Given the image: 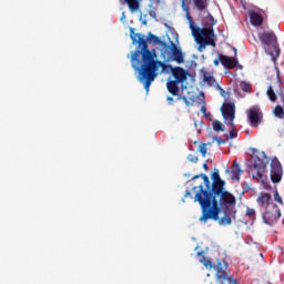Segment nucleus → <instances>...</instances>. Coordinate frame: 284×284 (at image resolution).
<instances>
[{"instance_id":"nucleus-40","label":"nucleus","mask_w":284,"mask_h":284,"mask_svg":"<svg viewBox=\"0 0 284 284\" xmlns=\"http://www.w3.org/2000/svg\"><path fill=\"white\" fill-rule=\"evenodd\" d=\"M186 1H187V0H184V3L187 6ZM182 3H183V0L181 1V4H182Z\"/></svg>"},{"instance_id":"nucleus-35","label":"nucleus","mask_w":284,"mask_h":284,"mask_svg":"<svg viewBox=\"0 0 284 284\" xmlns=\"http://www.w3.org/2000/svg\"><path fill=\"white\" fill-rule=\"evenodd\" d=\"M166 101H168L169 105H174V98L168 97Z\"/></svg>"},{"instance_id":"nucleus-12","label":"nucleus","mask_w":284,"mask_h":284,"mask_svg":"<svg viewBox=\"0 0 284 284\" xmlns=\"http://www.w3.org/2000/svg\"><path fill=\"white\" fill-rule=\"evenodd\" d=\"M256 201L261 211L267 210L271 205H275L274 202H272V195L265 192L260 193Z\"/></svg>"},{"instance_id":"nucleus-3","label":"nucleus","mask_w":284,"mask_h":284,"mask_svg":"<svg viewBox=\"0 0 284 284\" xmlns=\"http://www.w3.org/2000/svg\"><path fill=\"white\" fill-rule=\"evenodd\" d=\"M182 10L185 12L186 21H189L190 30L197 45L200 48H205L206 45L216 48V42L214 41V26H216V20H214V17L209 12L207 17L211 24L207 28H201L194 24V18L190 14V4H185V0H182Z\"/></svg>"},{"instance_id":"nucleus-25","label":"nucleus","mask_w":284,"mask_h":284,"mask_svg":"<svg viewBox=\"0 0 284 284\" xmlns=\"http://www.w3.org/2000/svg\"><path fill=\"white\" fill-rule=\"evenodd\" d=\"M240 88L241 90H243V92H250L252 87L250 85V83L242 81L240 84Z\"/></svg>"},{"instance_id":"nucleus-22","label":"nucleus","mask_w":284,"mask_h":284,"mask_svg":"<svg viewBox=\"0 0 284 284\" xmlns=\"http://www.w3.org/2000/svg\"><path fill=\"white\" fill-rule=\"evenodd\" d=\"M266 94H267L270 101H273V102L276 101L277 97H276V93L274 92V88L272 85L268 87Z\"/></svg>"},{"instance_id":"nucleus-14","label":"nucleus","mask_w":284,"mask_h":284,"mask_svg":"<svg viewBox=\"0 0 284 284\" xmlns=\"http://www.w3.org/2000/svg\"><path fill=\"white\" fill-rule=\"evenodd\" d=\"M248 17L252 26H254L255 28H261V26H263V16L261 13L256 11H251L248 13Z\"/></svg>"},{"instance_id":"nucleus-17","label":"nucleus","mask_w":284,"mask_h":284,"mask_svg":"<svg viewBox=\"0 0 284 284\" xmlns=\"http://www.w3.org/2000/svg\"><path fill=\"white\" fill-rule=\"evenodd\" d=\"M241 174H243V170H241L239 163L234 162L232 166V180L241 181Z\"/></svg>"},{"instance_id":"nucleus-27","label":"nucleus","mask_w":284,"mask_h":284,"mask_svg":"<svg viewBox=\"0 0 284 284\" xmlns=\"http://www.w3.org/2000/svg\"><path fill=\"white\" fill-rule=\"evenodd\" d=\"M199 152L202 154V156L207 154V146L205 143L200 144Z\"/></svg>"},{"instance_id":"nucleus-20","label":"nucleus","mask_w":284,"mask_h":284,"mask_svg":"<svg viewBox=\"0 0 284 284\" xmlns=\"http://www.w3.org/2000/svg\"><path fill=\"white\" fill-rule=\"evenodd\" d=\"M128 3L129 9L131 12H136L139 10V0H124Z\"/></svg>"},{"instance_id":"nucleus-24","label":"nucleus","mask_w":284,"mask_h":284,"mask_svg":"<svg viewBox=\"0 0 284 284\" xmlns=\"http://www.w3.org/2000/svg\"><path fill=\"white\" fill-rule=\"evenodd\" d=\"M204 81L209 85H214V83H216V79H214V77L207 75V74H204Z\"/></svg>"},{"instance_id":"nucleus-36","label":"nucleus","mask_w":284,"mask_h":284,"mask_svg":"<svg viewBox=\"0 0 284 284\" xmlns=\"http://www.w3.org/2000/svg\"><path fill=\"white\" fill-rule=\"evenodd\" d=\"M192 199V192L190 191H186L185 194H184V199Z\"/></svg>"},{"instance_id":"nucleus-28","label":"nucleus","mask_w":284,"mask_h":284,"mask_svg":"<svg viewBox=\"0 0 284 284\" xmlns=\"http://www.w3.org/2000/svg\"><path fill=\"white\" fill-rule=\"evenodd\" d=\"M187 160H189L191 163H197L199 158L195 156V155H193V154H190V155L187 156Z\"/></svg>"},{"instance_id":"nucleus-33","label":"nucleus","mask_w":284,"mask_h":284,"mask_svg":"<svg viewBox=\"0 0 284 284\" xmlns=\"http://www.w3.org/2000/svg\"><path fill=\"white\" fill-rule=\"evenodd\" d=\"M182 100L184 101L185 105H192V102L190 101V99H187V97H182Z\"/></svg>"},{"instance_id":"nucleus-11","label":"nucleus","mask_w":284,"mask_h":284,"mask_svg":"<svg viewBox=\"0 0 284 284\" xmlns=\"http://www.w3.org/2000/svg\"><path fill=\"white\" fill-rule=\"evenodd\" d=\"M221 112L225 121H234V119H236V105H234L232 102L223 103L221 106Z\"/></svg>"},{"instance_id":"nucleus-16","label":"nucleus","mask_w":284,"mask_h":284,"mask_svg":"<svg viewBox=\"0 0 284 284\" xmlns=\"http://www.w3.org/2000/svg\"><path fill=\"white\" fill-rule=\"evenodd\" d=\"M197 12H205L210 6V0H192Z\"/></svg>"},{"instance_id":"nucleus-26","label":"nucleus","mask_w":284,"mask_h":284,"mask_svg":"<svg viewBox=\"0 0 284 284\" xmlns=\"http://www.w3.org/2000/svg\"><path fill=\"white\" fill-rule=\"evenodd\" d=\"M274 201L276 203H278L280 205H283V197H281V195L278 194V190L275 189V193H274Z\"/></svg>"},{"instance_id":"nucleus-31","label":"nucleus","mask_w":284,"mask_h":284,"mask_svg":"<svg viewBox=\"0 0 284 284\" xmlns=\"http://www.w3.org/2000/svg\"><path fill=\"white\" fill-rule=\"evenodd\" d=\"M215 68H219L221 65V54H219V58L213 61Z\"/></svg>"},{"instance_id":"nucleus-29","label":"nucleus","mask_w":284,"mask_h":284,"mask_svg":"<svg viewBox=\"0 0 284 284\" xmlns=\"http://www.w3.org/2000/svg\"><path fill=\"white\" fill-rule=\"evenodd\" d=\"M214 140L216 141L217 145H224V143H225V140L219 138V135H215Z\"/></svg>"},{"instance_id":"nucleus-38","label":"nucleus","mask_w":284,"mask_h":284,"mask_svg":"<svg viewBox=\"0 0 284 284\" xmlns=\"http://www.w3.org/2000/svg\"><path fill=\"white\" fill-rule=\"evenodd\" d=\"M203 169H204V170H210V168H209L207 164H205V163L203 164Z\"/></svg>"},{"instance_id":"nucleus-32","label":"nucleus","mask_w":284,"mask_h":284,"mask_svg":"<svg viewBox=\"0 0 284 284\" xmlns=\"http://www.w3.org/2000/svg\"><path fill=\"white\" fill-rule=\"evenodd\" d=\"M229 136L230 139H236V136H239V133L234 132V130H231Z\"/></svg>"},{"instance_id":"nucleus-15","label":"nucleus","mask_w":284,"mask_h":284,"mask_svg":"<svg viewBox=\"0 0 284 284\" xmlns=\"http://www.w3.org/2000/svg\"><path fill=\"white\" fill-rule=\"evenodd\" d=\"M179 83L175 80H169L166 82V90L172 94V97H179Z\"/></svg>"},{"instance_id":"nucleus-6","label":"nucleus","mask_w":284,"mask_h":284,"mask_svg":"<svg viewBox=\"0 0 284 284\" xmlns=\"http://www.w3.org/2000/svg\"><path fill=\"white\" fill-rule=\"evenodd\" d=\"M263 156H264V159L256 156L254 159V163L251 168L252 176H253V179H256L257 181L263 179V173L265 172V168H267V165L270 163V158H267V155H265V152H263Z\"/></svg>"},{"instance_id":"nucleus-4","label":"nucleus","mask_w":284,"mask_h":284,"mask_svg":"<svg viewBox=\"0 0 284 284\" xmlns=\"http://www.w3.org/2000/svg\"><path fill=\"white\" fill-rule=\"evenodd\" d=\"M257 37L264 45L265 52L271 54L273 61H276V58L281 54V49L276 44V33L274 31H263L258 32Z\"/></svg>"},{"instance_id":"nucleus-2","label":"nucleus","mask_w":284,"mask_h":284,"mask_svg":"<svg viewBox=\"0 0 284 284\" xmlns=\"http://www.w3.org/2000/svg\"><path fill=\"white\" fill-rule=\"evenodd\" d=\"M130 37L133 45L138 44L131 55V65L139 73L138 79L140 83H144L145 91L150 92V85L159 77V69L162 68V72H165L166 65L159 60H154L156 53H152L148 48L145 36L135 33L134 28H131Z\"/></svg>"},{"instance_id":"nucleus-7","label":"nucleus","mask_w":284,"mask_h":284,"mask_svg":"<svg viewBox=\"0 0 284 284\" xmlns=\"http://www.w3.org/2000/svg\"><path fill=\"white\" fill-rule=\"evenodd\" d=\"M261 212L263 213L262 219L266 225H274L281 219V209L276 204L263 209Z\"/></svg>"},{"instance_id":"nucleus-19","label":"nucleus","mask_w":284,"mask_h":284,"mask_svg":"<svg viewBox=\"0 0 284 284\" xmlns=\"http://www.w3.org/2000/svg\"><path fill=\"white\" fill-rule=\"evenodd\" d=\"M148 39L150 43H155L156 45H160L161 48H164L168 42L161 40V38L154 36L152 32H149Z\"/></svg>"},{"instance_id":"nucleus-18","label":"nucleus","mask_w":284,"mask_h":284,"mask_svg":"<svg viewBox=\"0 0 284 284\" xmlns=\"http://www.w3.org/2000/svg\"><path fill=\"white\" fill-rule=\"evenodd\" d=\"M203 179L204 181V185L206 189H204V191L210 192V190H212V184L210 183V178L207 175H205L204 173H201L200 175H194L192 178V181H196V179Z\"/></svg>"},{"instance_id":"nucleus-37","label":"nucleus","mask_w":284,"mask_h":284,"mask_svg":"<svg viewBox=\"0 0 284 284\" xmlns=\"http://www.w3.org/2000/svg\"><path fill=\"white\" fill-rule=\"evenodd\" d=\"M230 125H231L232 130H236V125L234 124V121H230Z\"/></svg>"},{"instance_id":"nucleus-10","label":"nucleus","mask_w":284,"mask_h":284,"mask_svg":"<svg viewBox=\"0 0 284 284\" xmlns=\"http://www.w3.org/2000/svg\"><path fill=\"white\" fill-rule=\"evenodd\" d=\"M169 68H171V74L174 78L173 81L178 83H185V81H187V77H190V71L181 67L173 68L172 65H170Z\"/></svg>"},{"instance_id":"nucleus-39","label":"nucleus","mask_w":284,"mask_h":284,"mask_svg":"<svg viewBox=\"0 0 284 284\" xmlns=\"http://www.w3.org/2000/svg\"><path fill=\"white\" fill-rule=\"evenodd\" d=\"M201 112H206L205 106H202V108H201Z\"/></svg>"},{"instance_id":"nucleus-21","label":"nucleus","mask_w":284,"mask_h":284,"mask_svg":"<svg viewBox=\"0 0 284 284\" xmlns=\"http://www.w3.org/2000/svg\"><path fill=\"white\" fill-rule=\"evenodd\" d=\"M214 132H225V126L219 120L212 122Z\"/></svg>"},{"instance_id":"nucleus-1","label":"nucleus","mask_w":284,"mask_h":284,"mask_svg":"<svg viewBox=\"0 0 284 284\" xmlns=\"http://www.w3.org/2000/svg\"><path fill=\"white\" fill-rule=\"evenodd\" d=\"M211 179L213 181L211 190L205 191L201 184L194 197L202 210L199 221L200 223L215 221L223 226L232 225V212L230 210L236 207V197L225 190V181L221 180L219 170L213 172Z\"/></svg>"},{"instance_id":"nucleus-5","label":"nucleus","mask_w":284,"mask_h":284,"mask_svg":"<svg viewBox=\"0 0 284 284\" xmlns=\"http://www.w3.org/2000/svg\"><path fill=\"white\" fill-rule=\"evenodd\" d=\"M162 55L166 61H174L179 64L185 61L183 51L173 41H170V44L166 43L165 47H163Z\"/></svg>"},{"instance_id":"nucleus-30","label":"nucleus","mask_w":284,"mask_h":284,"mask_svg":"<svg viewBox=\"0 0 284 284\" xmlns=\"http://www.w3.org/2000/svg\"><path fill=\"white\" fill-rule=\"evenodd\" d=\"M255 214H256V211L254 209L246 210V216H254Z\"/></svg>"},{"instance_id":"nucleus-34","label":"nucleus","mask_w":284,"mask_h":284,"mask_svg":"<svg viewBox=\"0 0 284 284\" xmlns=\"http://www.w3.org/2000/svg\"><path fill=\"white\" fill-rule=\"evenodd\" d=\"M277 85H278V89L282 90V85H283V81H281V75H278L277 73Z\"/></svg>"},{"instance_id":"nucleus-9","label":"nucleus","mask_w":284,"mask_h":284,"mask_svg":"<svg viewBox=\"0 0 284 284\" xmlns=\"http://www.w3.org/2000/svg\"><path fill=\"white\" fill-rule=\"evenodd\" d=\"M262 120L263 112H261V108L253 106L248 110V121L252 128H258V125H261Z\"/></svg>"},{"instance_id":"nucleus-23","label":"nucleus","mask_w":284,"mask_h":284,"mask_svg":"<svg viewBox=\"0 0 284 284\" xmlns=\"http://www.w3.org/2000/svg\"><path fill=\"white\" fill-rule=\"evenodd\" d=\"M274 114H275V116H277V119H283V116H284L283 106H281V105L275 106Z\"/></svg>"},{"instance_id":"nucleus-8","label":"nucleus","mask_w":284,"mask_h":284,"mask_svg":"<svg viewBox=\"0 0 284 284\" xmlns=\"http://www.w3.org/2000/svg\"><path fill=\"white\" fill-rule=\"evenodd\" d=\"M283 179V166L277 158L271 161V181L272 183H281Z\"/></svg>"},{"instance_id":"nucleus-13","label":"nucleus","mask_w":284,"mask_h":284,"mask_svg":"<svg viewBox=\"0 0 284 284\" xmlns=\"http://www.w3.org/2000/svg\"><path fill=\"white\" fill-rule=\"evenodd\" d=\"M220 61L225 70H234L239 65V60L230 55L220 54Z\"/></svg>"}]
</instances>
